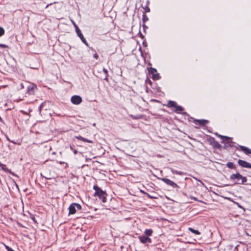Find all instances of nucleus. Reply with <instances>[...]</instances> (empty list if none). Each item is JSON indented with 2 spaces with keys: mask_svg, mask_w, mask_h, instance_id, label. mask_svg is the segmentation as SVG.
Instances as JSON below:
<instances>
[{
  "mask_svg": "<svg viewBox=\"0 0 251 251\" xmlns=\"http://www.w3.org/2000/svg\"><path fill=\"white\" fill-rule=\"evenodd\" d=\"M41 176L42 177H43L45 178L46 179H50V178L46 177H45V176H43L42 175V174H41Z\"/></svg>",
  "mask_w": 251,
  "mask_h": 251,
  "instance_id": "nucleus-39",
  "label": "nucleus"
},
{
  "mask_svg": "<svg viewBox=\"0 0 251 251\" xmlns=\"http://www.w3.org/2000/svg\"><path fill=\"white\" fill-rule=\"evenodd\" d=\"M0 167L1 168V169L5 172L9 173L11 174L12 176L18 177V176L16 175L14 173L12 172L10 169H8L6 167V165L5 164H3L0 162Z\"/></svg>",
  "mask_w": 251,
  "mask_h": 251,
  "instance_id": "nucleus-10",
  "label": "nucleus"
},
{
  "mask_svg": "<svg viewBox=\"0 0 251 251\" xmlns=\"http://www.w3.org/2000/svg\"><path fill=\"white\" fill-rule=\"evenodd\" d=\"M76 138L77 139L81 140V141H83V142H87V143H93L92 141H91L90 140H89V139H87L86 138H83V137H82L81 136H76Z\"/></svg>",
  "mask_w": 251,
  "mask_h": 251,
  "instance_id": "nucleus-18",
  "label": "nucleus"
},
{
  "mask_svg": "<svg viewBox=\"0 0 251 251\" xmlns=\"http://www.w3.org/2000/svg\"><path fill=\"white\" fill-rule=\"evenodd\" d=\"M6 138L7 140L8 141H9V142H11V143H12L13 144H17V143H16L15 142H14V141H13L12 140H11L7 136H6Z\"/></svg>",
  "mask_w": 251,
  "mask_h": 251,
  "instance_id": "nucleus-29",
  "label": "nucleus"
},
{
  "mask_svg": "<svg viewBox=\"0 0 251 251\" xmlns=\"http://www.w3.org/2000/svg\"><path fill=\"white\" fill-rule=\"evenodd\" d=\"M149 73L152 75L151 78L154 80H158L160 79V76L159 74L157 73V71L156 69L151 67L148 69Z\"/></svg>",
  "mask_w": 251,
  "mask_h": 251,
  "instance_id": "nucleus-5",
  "label": "nucleus"
},
{
  "mask_svg": "<svg viewBox=\"0 0 251 251\" xmlns=\"http://www.w3.org/2000/svg\"><path fill=\"white\" fill-rule=\"evenodd\" d=\"M2 120L1 119V118L0 117V122H2Z\"/></svg>",
  "mask_w": 251,
  "mask_h": 251,
  "instance_id": "nucleus-43",
  "label": "nucleus"
},
{
  "mask_svg": "<svg viewBox=\"0 0 251 251\" xmlns=\"http://www.w3.org/2000/svg\"><path fill=\"white\" fill-rule=\"evenodd\" d=\"M51 3H50V4H48V5L46 6V7H48L50 5H51Z\"/></svg>",
  "mask_w": 251,
  "mask_h": 251,
  "instance_id": "nucleus-42",
  "label": "nucleus"
},
{
  "mask_svg": "<svg viewBox=\"0 0 251 251\" xmlns=\"http://www.w3.org/2000/svg\"><path fill=\"white\" fill-rule=\"evenodd\" d=\"M174 174H178V175H182L184 173L181 172H178V171H175V172L174 173Z\"/></svg>",
  "mask_w": 251,
  "mask_h": 251,
  "instance_id": "nucleus-33",
  "label": "nucleus"
},
{
  "mask_svg": "<svg viewBox=\"0 0 251 251\" xmlns=\"http://www.w3.org/2000/svg\"><path fill=\"white\" fill-rule=\"evenodd\" d=\"M131 117L133 119H141L142 116H133L131 115Z\"/></svg>",
  "mask_w": 251,
  "mask_h": 251,
  "instance_id": "nucleus-27",
  "label": "nucleus"
},
{
  "mask_svg": "<svg viewBox=\"0 0 251 251\" xmlns=\"http://www.w3.org/2000/svg\"><path fill=\"white\" fill-rule=\"evenodd\" d=\"M196 241V239H194L193 240H192V241L189 240V244L194 243V241Z\"/></svg>",
  "mask_w": 251,
  "mask_h": 251,
  "instance_id": "nucleus-36",
  "label": "nucleus"
},
{
  "mask_svg": "<svg viewBox=\"0 0 251 251\" xmlns=\"http://www.w3.org/2000/svg\"><path fill=\"white\" fill-rule=\"evenodd\" d=\"M147 196H148V198H149L150 199H156L157 198V197H155V196H151L149 194H147Z\"/></svg>",
  "mask_w": 251,
  "mask_h": 251,
  "instance_id": "nucleus-28",
  "label": "nucleus"
},
{
  "mask_svg": "<svg viewBox=\"0 0 251 251\" xmlns=\"http://www.w3.org/2000/svg\"><path fill=\"white\" fill-rule=\"evenodd\" d=\"M196 124H198L201 126H205L208 123V121L206 120H196L194 121Z\"/></svg>",
  "mask_w": 251,
  "mask_h": 251,
  "instance_id": "nucleus-14",
  "label": "nucleus"
},
{
  "mask_svg": "<svg viewBox=\"0 0 251 251\" xmlns=\"http://www.w3.org/2000/svg\"><path fill=\"white\" fill-rule=\"evenodd\" d=\"M238 206H239V207H240V208H242V207L241 205H238Z\"/></svg>",
  "mask_w": 251,
  "mask_h": 251,
  "instance_id": "nucleus-46",
  "label": "nucleus"
},
{
  "mask_svg": "<svg viewBox=\"0 0 251 251\" xmlns=\"http://www.w3.org/2000/svg\"><path fill=\"white\" fill-rule=\"evenodd\" d=\"M37 89L36 85L31 83L27 87L26 93L28 95H33L35 90Z\"/></svg>",
  "mask_w": 251,
  "mask_h": 251,
  "instance_id": "nucleus-7",
  "label": "nucleus"
},
{
  "mask_svg": "<svg viewBox=\"0 0 251 251\" xmlns=\"http://www.w3.org/2000/svg\"><path fill=\"white\" fill-rule=\"evenodd\" d=\"M152 230L151 229H147L145 231V233L147 236H151L152 233Z\"/></svg>",
  "mask_w": 251,
  "mask_h": 251,
  "instance_id": "nucleus-21",
  "label": "nucleus"
},
{
  "mask_svg": "<svg viewBox=\"0 0 251 251\" xmlns=\"http://www.w3.org/2000/svg\"><path fill=\"white\" fill-rule=\"evenodd\" d=\"M226 166L230 169H233L234 168V165L232 162H228L226 164Z\"/></svg>",
  "mask_w": 251,
  "mask_h": 251,
  "instance_id": "nucleus-22",
  "label": "nucleus"
},
{
  "mask_svg": "<svg viewBox=\"0 0 251 251\" xmlns=\"http://www.w3.org/2000/svg\"><path fill=\"white\" fill-rule=\"evenodd\" d=\"M71 101L74 104L78 105L82 102V100L80 96L74 95L72 97Z\"/></svg>",
  "mask_w": 251,
  "mask_h": 251,
  "instance_id": "nucleus-6",
  "label": "nucleus"
},
{
  "mask_svg": "<svg viewBox=\"0 0 251 251\" xmlns=\"http://www.w3.org/2000/svg\"><path fill=\"white\" fill-rule=\"evenodd\" d=\"M160 179L167 185H170L173 188H176L177 187V185L176 183H175L174 182H173V181L171 180L168 178H160Z\"/></svg>",
  "mask_w": 251,
  "mask_h": 251,
  "instance_id": "nucleus-8",
  "label": "nucleus"
},
{
  "mask_svg": "<svg viewBox=\"0 0 251 251\" xmlns=\"http://www.w3.org/2000/svg\"><path fill=\"white\" fill-rule=\"evenodd\" d=\"M21 89H24V85L23 83H21L20 84Z\"/></svg>",
  "mask_w": 251,
  "mask_h": 251,
  "instance_id": "nucleus-37",
  "label": "nucleus"
},
{
  "mask_svg": "<svg viewBox=\"0 0 251 251\" xmlns=\"http://www.w3.org/2000/svg\"><path fill=\"white\" fill-rule=\"evenodd\" d=\"M189 237H192V236H191V235H190L189 234Z\"/></svg>",
  "mask_w": 251,
  "mask_h": 251,
  "instance_id": "nucleus-47",
  "label": "nucleus"
},
{
  "mask_svg": "<svg viewBox=\"0 0 251 251\" xmlns=\"http://www.w3.org/2000/svg\"><path fill=\"white\" fill-rule=\"evenodd\" d=\"M103 71L104 73L105 74V77L104 78V79L106 80V81H108V78H107V77H108V71L105 68H103Z\"/></svg>",
  "mask_w": 251,
  "mask_h": 251,
  "instance_id": "nucleus-23",
  "label": "nucleus"
},
{
  "mask_svg": "<svg viewBox=\"0 0 251 251\" xmlns=\"http://www.w3.org/2000/svg\"><path fill=\"white\" fill-rule=\"evenodd\" d=\"M190 198H191V199H192V200H195V201H196V200H197V199H196V198H195V197H190Z\"/></svg>",
  "mask_w": 251,
  "mask_h": 251,
  "instance_id": "nucleus-40",
  "label": "nucleus"
},
{
  "mask_svg": "<svg viewBox=\"0 0 251 251\" xmlns=\"http://www.w3.org/2000/svg\"><path fill=\"white\" fill-rule=\"evenodd\" d=\"M93 189L95 191L94 196L98 197L99 199L101 200L102 202H106L107 197L106 192L102 190L97 185H94Z\"/></svg>",
  "mask_w": 251,
  "mask_h": 251,
  "instance_id": "nucleus-1",
  "label": "nucleus"
},
{
  "mask_svg": "<svg viewBox=\"0 0 251 251\" xmlns=\"http://www.w3.org/2000/svg\"><path fill=\"white\" fill-rule=\"evenodd\" d=\"M189 231L196 236L197 239L200 238L201 232L198 230L194 229L192 228L189 227Z\"/></svg>",
  "mask_w": 251,
  "mask_h": 251,
  "instance_id": "nucleus-13",
  "label": "nucleus"
},
{
  "mask_svg": "<svg viewBox=\"0 0 251 251\" xmlns=\"http://www.w3.org/2000/svg\"><path fill=\"white\" fill-rule=\"evenodd\" d=\"M73 150V152H74V154H75L77 153V151L76 150L74 149V150Z\"/></svg>",
  "mask_w": 251,
  "mask_h": 251,
  "instance_id": "nucleus-38",
  "label": "nucleus"
},
{
  "mask_svg": "<svg viewBox=\"0 0 251 251\" xmlns=\"http://www.w3.org/2000/svg\"><path fill=\"white\" fill-rule=\"evenodd\" d=\"M231 180L237 179L238 180H241V182H238V184H242L247 181V178L245 176H243L240 173H237L235 174H232L230 176Z\"/></svg>",
  "mask_w": 251,
  "mask_h": 251,
  "instance_id": "nucleus-3",
  "label": "nucleus"
},
{
  "mask_svg": "<svg viewBox=\"0 0 251 251\" xmlns=\"http://www.w3.org/2000/svg\"><path fill=\"white\" fill-rule=\"evenodd\" d=\"M239 150L243 151L246 154H251V150L245 146H239Z\"/></svg>",
  "mask_w": 251,
  "mask_h": 251,
  "instance_id": "nucleus-12",
  "label": "nucleus"
},
{
  "mask_svg": "<svg viewBox=\"0 0 251 251\" xmlns=\"http://www.w3.org/2000/svg\"><path fill=\"white\" fill-rule=\"evenodd\" d=\"M44 103H42L40 106H39V110L40 111V112L41 113V110L43 108V106H44Z\"/></svg>",
  "mask_w": 251,
  "mask_h": 251,
  "instance_id": "nucleus-32",
  "label": "nucleus"
},
{
  "mask_svg": "<svg viewBox=\"0 0 251 251\" xmlns=\"http://www.w3.org/2000/svg\"><path fill=\"white\" fill-rule=\"evenodd\" d=\"M75 31H76V33L77 36L79 38L80 37H82V36L83 35L82 34L80 29L79 28V27L75 24Z\"/></svg>",
  "mask_w": 251,
  "mask_h": 251,
  "instance_id": "nucleus-16",
  "label": "nucleus"
},
{
  "mask_svg": "<svg viewBox=\"0 0 251 251\" xmlns=\"http://www.w3.org/2000/svg\"><path fill=\"white\" fill-rule=\"evenodd\" d=\"M4 29L2 27H0V37L3 35L4 34Z\"/></svg>",
  "mask_w": 251,
  "mask_h": 251,
  "instance_id": "nucleus-26",
  "label": "nucleus"
},
{
  "mask_svg": "<svg viewBox=\"0 0 251 251\" xmlns=\"http://www.w3.org/2000/svg\"><path fill=\"white\" fill-rule=\"evenodd\" d=\"M141 37L142 39L144 38V36L142 34H141Z\"/></svg>",
  "mask_w": 251,
  "mask_h": 251,
  "instance_id": "nucleus-41",
  "label": "nucleus"
},
{
  "mask_svg": "<svg viewBox=\"0 0 251 251\" xmlns=\"http://www.w3.org/2000/svg\"><path fill=\"white\" fill-rule=\"evenodd\" d=\"M93 57L96 59H98L99 58V55L97 53H95L94 55H93Z\"/></svg>",
  "mask_w": 251,
  "mask_h": 251,
  "instance_id": "nucleus-34",
  "label": "nucleus"
},
{
  "mask_svg": "<svg viewBox=\"0 0 251 251\" xmlns=\"http://www.w3.org/2000/svg\"><path fill=\"white\" fill-rule=\"evenodd\" d=\"M139 239L140 242L142 243H151V238L146 236H139Z\"/></svg>",
  "mask_w": 251,
  "mask_h": 251,
  "instance_id": "nucleus-11",
  "label": "nucleus"
},
{
  "mask_svg": "<svg viewBox=\"0 0 251 251\" xmlns=\"http://www.w3.org/2000/svg\"><path fill=\"white\" fill-rule=\"evenodd\" d=\"M81 40L82 41V42L85 44L86 45V46H88V43L86 41V40L85 39V38L84 37V36H83L82 37H80Z\"/></svg>",
  "mask_w": 251,
  "mask_h": 251,
  "instance_id": "nucleus-25",
  "label": "nucleus"
},
{
  "mask_svg": "<svg viewBox=\"0 0 251 251\" xmlns=\"http://www.w3.org/2000/svg\"><path fill=\"white\" fill-rule=\"evenodd\" d=\"M33 220L35 222H36V221L35 220V219L34 218H32Z\"/></svg>",
  "mask_w": 251,
  "mask_h": 251,
  "instance_id": "nucleus-44",
  "label": "nucleus"
},
{
  "mask_svg": "<svg viewBox=\"0 0 251 251\" xmlns=\"http://www.w3.org/2000/svg\"><path fill=\"white\" fill-rule=\"evenodd\" d=\"M149 3V1H147V5H146L145 7H143V8L144 9V11L143 12V14H146V13L150 12V8H149L148 6V4Z\"/></svg>",
  "mask_w": 251,
  "mask_h": 251,
  "instance_id": "nucleus-19",
  "label": "nucleus"
},
{
  "mask_svg": "<svg viewBox=\"0 0 251 251\" xmlns=\"http://www.w3.org/2000/svg\"><path fill=\"white\" fill-rule=\"evenodd\" d=\"M220 137L223 139V142L224 143V149L227 150L233 146L234 142L232 141L231 138L222 135H220Z\"/></svg>",
  "mask_w": 251,
  "mask_h": 251,
  "instance_id": "nucleus-2",
  "label": "nucleus"
},
{
  "mask_svg": "<svg viewBox=\"0 0 251 251\" xmlns=\"http://www.w3.org/2000/svg\"><path fill=\"white\" fill-rule=\"evenodd\" d=\"M183 110V108L182 107L176 105L175 107L174 111L177 113H181V112Z\"/></svg>",
  "mask_w": 251,
  "mask_h": 251,
  "instance_id": "nucleus-17",
  "label": "nucleus"
},
{
  "mask_svg": "<svg viewBox=\"0 0 251 251\" xmlns=\"http://www.w3.org/2000/svg\"><path fill=\"white\" fill-rule=\"evenodd\" d=\"M33 220L35 222H36V221L35 220V219L34 218H32Z\"/></svg>",
  "mask_w": 251,
  "mask_h": 251,
  "instance_id": "nucleus-45",
  "label": "nucleus"
},
{
  "mask_svg": "<svg viewBox=\"0 0 251 251\" xmlns=\"http://www.w3.org/2000/svg\"><path fill=\"white\" fill-rule=\"evenodd\" d=\"M213 145L215 147L217 148V149H219L221 147V145L217 141H215L214 142Z\"/></svg>",
  "mask_w": 251,
  "mask_h": 251,
  "instance_id": "nucleus-24",
  "label": "nucleus"
},
{
  "mask_svg": "<svg viewBox=\"0 0 251 251\" xmlns=\"http://www.w3.org/2000/svg\"><path fill=\"white\" fill-rule=\"evenodd\" d=\"M5 248L6 249H7V250L8 251H14L13 249H12L11 248H10L9 247L6 246V245H5Z\"/></svg>",
  "mask_w": 251,
  "mask_h": 251,
  "instance_id": "nucleus-31",
  "label": "nucleus"
},
{
  "mask_svg": "<svg viewBox=\"0 0 251 251\" xmlns=\"http://www.w3.org/2000/svg\"><path fill=\"white\" fill-rule=\"evenodd\" d=\"M238 164L242 167L251 169V164L245 160L239 159Z\"/></svg>",
  "mask_w": 251,
  "mask_h": 251,
  "instance_id": "nucleus-9",
  "label": "nucleus"
},
{
  "mask_svg": "<svg viewBox=\"0 0 251 251\" xmlns=\"http://www.w3.org/2000/svg\"><path fill=\"white\" fill-rule=\"evenodd\" d=\"M140 192L142 194H144V195H147V194H148L147 193H146V192H145L144 190H140Z\"/></svg>",
  "mask_w": 251,
  "mask_h": 251,
  "instance_id": "nucleus-35",
  "label": "nucleus"
},
{
  "mask_svg": "<svg viewBox=\"0 0 251 251\" xmlns=\"http://www.w3.org/2000/svg\"><path fill=\"white\" fill-rule=\"evenodd\" d=\"M0 47L3 48H8V46L2 44H0Z\"/></svg>",
  "mask_w": 251,
  "mask_h": 251,
  "instance_id": "nucleus-30",
  "label": "nucleus"
},
{
  "mask_svg": "<svg viewBox=\"0 0 251 251\" xmlns=\"http://www.w3.org/2000/svg\"><path fill=\"white\" fill-rule=\"evenodd\" d=\"M176 105H177V104H176V102H175V101L169 100L168 102L167 106L170 108L173 107L175 108V107L176 106Z\"/></svg>",
  "mask_w": 251,
  "mask_h": 251,
  "instance_id": "nucleus-15",
  "label": "nucleus"
},
{
  "mask_svg": "<svg viewBox=\"0 0 251 251\" xmlns=\"http://www.w3.org/2000/svg\"><path fill=\"white\" fill-rule=\"evenodd\" d=\"M148 20H149V18H148V16L146 15V14L143 13L142 21H143V26L144 27L145 26V23L146 22H147V21H148Z\"/></svg>",
  "mask_w": 251,
  "mask_h": 251,
  "instance_id": "nucleus-20",
  "label": "nucleus"
},
{
  "mask_svg": "<svg viewBox=\"0 0 251 251\" xmlns=\"http://www.w3.org/2000/svg\"><path fill=\"white\" fill-rule=\"evenodd\" d=\"M76 208L78 210H80L81 209V206L80 204L77 203H72L69 207V214H74L76 212Z\"/></svg>",
  "mask_w": 251,
  "mask_h": 251,
  "instance_id": "nucleus-4",
  "label": "nucleus"
}]
</instances>
